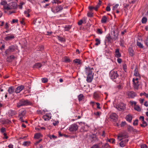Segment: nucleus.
<instances>
[{"label": "nucleus", "instance_id": "0eeeda50", "mask_svg": "<svg viewBox=\"0 0 148 148\" xmlns=\"http://www.w3.org/2000/svg\"><path fill=\"white\" fill-rule=\"evenodd\" d=\"M116 108L119 111H123L125 108V105L123 103H120L116 106Z\"/></svg>", "mask_w": 148, "mask_h": 148}, {"label": "nucleus", "instance_id": "13d9d810", "mask_svg": "<svg viewBox=\"0 0 148 148\" xmlns=\"http://www.w3.org/2000/svg\"><path fill=\"white\" fill-rule=\"evenodd\" d=\"M103 146L104 147V148L105 147L107 148L109 146V144L107 143H105V144L104 145H103V144H102V145H101V146Z\"/></svg>", "mask_w": 148, "mask_h": 148}, {"label": "nucleus", "instance_id": "cd10ccee", "mask_svg": "<svg viewBox=\"0 0 148 148\" xmlns=\"http://www.w3.org/2000/svg\"><path fill=\"white\" fill-rule=\"evenodd\" d=\"M106 38L108 42L111 43V40H112V39L111 38V36L110 34H108L106 36Z\"/></svg>", "mask_w": 148, "mask_h": 148}, {"label": "nucleus", "instance_id": "c9c22d12", "mask_svg": "<svg viewBox=\"0 0 148 148\" xmlns=\"http://www.w3.org/2000/svg\"><path fill=\"white\" fill-rule=\"evenodd\" d=\"M90 138H92L93 141H97V137L95 135H91L90 136Z\"/></svg>", "mask_w": 148, "mask_h": 148}, {"label": "nucleus", "instance_id": "6e6552de", "mask_svg": "<svg viewBox=\"0 0 148 148\" xmlns=\"http://www.w3.org/2000/svg\"><path fill=\"white\" fill-rule=\"evenodd\" d=\"M26 114V111L24 110H22L20 112H19L18 117L19 118V120L21 121L22 122H24L25 121L24 120H23V117Z\"/></svg>", "mask_w": 148, "mask_h": 148}, {"label": "nucleus", "instance_id": "4468645a", "mask_svg": "<svg viewBox=\"0 0 148 148\" xmlns=\"http://www.w3.org/2000/svg\"><path fill=\"white\" fill-rule=\"evenodd\" d=\"M8 94H12L13 95L15 91L14 87L13 86H11L9 88L8 90Z\"/></svg>", "mask_w": 148, "mask_h": 148}, {"label": "nucleus", "instance_id": "0e129e2a", "mask_svg": "<svg viewBox=\"0 0 148 148\" xmlns=\"http://www.w3.org/2000/svg\"><path fill=\"white\" fill-rule=\"evenodd\" d=\"M144 42L146 45L148 47V36Z\"/></svg>", "mask_w": 148, "mask_h": 148}, {"label": "nucleus", "instance_id": "393cba45", "mask_svg": "<svg viewBox=\"0 0 148 148\" xmlns=\"http://www.w3.org/2000/svg\"><path fill=\"white\" fill-rule=\"evenodd\" d=\"M107 18L106 16H104L102 17L101 19V22L102 23H104L106 22Z\"/></svg>", "mask_w": 148, "mask_h": 148}, {"label": "nucleus", "instance_id": "a18cd8bd", "mask_svg": "<svg viewBox=\"0 0 148 148\" xmlns=\"http://www.w3.org/2000/svg\"><path fill=\"white\" fill-rule=\"evenodd\" d=\"M25 3L23 2H21L20 3L19 5H18V7L19 8L21 9L23 8V5Z\"/></svg>", "mask_w": 148, "mask_h": 148}, {"label": "nucleus", "instance_id": "423d86ee", "mask_svg": "<svg viewBox=\"0 0 148 148\" xmlns=\"http://www.w3.org/2000/svg\"><path fill=\"white\" fill-rule=\"evenodd\" d=\"M110 78L113 80L117 78L119 75L116 71H112L110 73Z\"/></svg>", "mask_w": 148, "mask_h": 148}, {"label": "nucleus", "instance_id": "5fc2aeb1", "mask_svg": "<svg viewBox=\"0 0 148 148\" xmlns=\"http://www.w3.org/2000/svg\"><path fill=\"white\" fill-rule=\"evenodd\" d=\"M124 42L123 41V40L122 39H121L120 40V45L122 47H124Z\"/></svg>", "mask_w": 148, "mask_h": 148}, {"label": "nucleus", "instance_id": "ea45409f", "mask_svg": "<svg viewBox=\"0 0 148 148\" xmlns=\"http://www.w3.org/2000/svg\"><path fill=\"white\" fill-rule=\"evenodd\" d=\"M2 122H3V124L8 123L11 122L8 119L6 120L4 119L2 120Z\"/></svg>", "mask_w": 148, "mask_h": 148}, {"label": "nucleus", "instance_id": "de8ad7c7", "mask_svg": "<svg viewBox=\"0 0 148 148\" xmlns=\"http://www.w3.org/2000/svg\"><path fill=\"white\" fill-rule=\"evenodd\" d=\"M147 21V19L145 17H143L142 19V23H146Z\"/></svg>", "mask_w": 148, "mask_h": 148}, {"label": "nucleus", "instance_id": "6ab92c4d", "mask_svg": "<svg viewBox=\"0 0 148 148\" xmlns=\"http://www.w3.org/2000/svg\"><path fill=\"white\" fill-rule=\"evenodd\" d=\"M15 38L14 35V34H12L10 36H6L5 38V39L7 41H8L10 40H11L13 39H14Z\"/></svg>", "mask_w": 148, "mask_h": 148}, {"label": "nucleus", "instance_id": "2eb2a0df", "mask_svg": "<svg viewBox=\"0 0 148 148\" xmlns=\"http://www.w3.org/2000/svg\"><path fill=\"white\" fill-rule=\"evenodd\" d=\"M133 82V87L135 90H138L139 85V81H134V80H132Z\"/></svg>", "mask_w": 148, "mask_h": 148}, {"label": "nucleus", "instance_id": "c756f323", "mask_svg": "<svg viewBox=\"0 0 148 148\" xmlns=\"http://www.w3.org/2000/svg\"><path fill=\"white\" fill-rule=\"evenodd\" d=\"M7 4V2L5 1H3L1 2V4L3 5L4 7V8L6 10V8L7 6H6V5Z\"/></svg>", "mask_w": 148, "mask_h": 148}, {"label": "nucleus", "instance_id": "2f4dec72", "mask_svg": "<svg viewBox=\"0 0 148 148\" xmlns=\"http://www.w3.org/2000/svg\"><path fill=\"white\" fill-rule=\"evenodd\" d=\"M99 3L95 7V10L96 11L98 9L101 3V1L100 0H99Z\"/></svg>", "mask_w": 148, "mask_h": 148}, {"label": "nucleus", "instance_id": "c03bdc74", "mask_svg": "<svg viewBox=\"0 0 148 148\" xmlns=\"http://www.w3.org/2000/svg\"><path fill=\"white\" fill-rule=\"evenodd\" d=\"M30 143V142L29 141L24 142L23 144V145L25 146H27L29 145Z\"/></svg>", "mask_w": 148, "mask_h": 148}, {"label": "nucleus", "instance_id": "e2e57ef3", "mask_svg": "<svg viewBox=\"0 0 148 148\" xmlns=\"http://www.w3.org/2000/svg\"><path fill=\"white\" fill-rule=\"evenodd\" d=\"M5 131H6V129L4 127H2L1 129V132L2 133H3L5 132Z\"/></svg>", "mask_w": 148, "mask_h": 148}, {"label": "nucleus", "instance_id": "7ed1b4c3", "mask_svg": "<svg viewBox=\"0 0 148 148\" xmlns=\"http://www.w3.org/2000/svg\"><path fill=\"white\" fill-rule=\"evenodd\" d=\"M16 49V47L15 45H11L9 46L8 48L5 51V55L10 54L12 52L14 51Z\"/></svg>", "mask_w": 148, "mask_h": 148}, {"label": "nucleus", "instance_id": "3c124183", "mask_svg": "<svg viewBox=\"0 0 148 148\" xmlns=\"http://www.w3.org/2000/svg\"><path fill=\"white\" fill-rule=\"evenodd\" d=\"M103 31L101 29H98L97 30V33L98 34H102L103 33Z\"/></svg>", "mask_w": 148, "mask_h": 148}, {"label": "nucleus", "instance_id": "20e7f679", "mask_svg": "<svg viewBox=\"0 0 148 148\" xmlns=\"http://www.w3.org/2000/svg\"><path fill=\"white\" fill-rule=\"evenodd\" d=\"M31 104V102L27 100H25L24 99H22L19 100V101L17 103L16 106L17 107L19 108L22 106L30 105Z\"/></svg>", "mask_w": 148, "mask_h": 148}, {"label": "nucleus", "instance_id": "09e8293b", "mask_svg": "<svg viewBox=\"0 0 148 148\" xmlns=\"http://www.w3.org/2000/svg\"><path fill=\"white\" fill-rule=\"evenodd\" d=\"M41 134L40 133H37L34 136V137L35 138H39Z\"/></svg>", "mask_w": 148, "mask_h": 148}, {"label": "nucleus", "instance_id": "49530a36", "mask_svg": "<svg viewBox=\"0 0 148 148\" xmlns=\"http://www.w3.org/2000/svg\"><path fill=\"white\" fill-rule=\"evenodd\" d=\"M137 45L140 48H143V44L138 41L137 42Z\"/></svg>", "mask_w": 148, "mask_h": 148}, {"label": "nucleus", "instance_id": "bb28decb", "mask_svg": "<svg viewBox=\"0 0 148 148\" xmlns=\"http://www.w3.org/2000/svg\"><path fill=\"white\" fill-rule=\"evenodd\" d=\"M42 118L45 121H48L51 119V117L49 116L47 114H46L43 116Z\"/></svg>", "mask_w": 148, "mask_h": 148}, {"label": "nucleus", "instance_id": "dca6fc26", "mask_svg": "<svg viewBox=\"0 0 148 148\" xmlns=\"http://www.w3.org/2000/svg\"><path fill=\"white\" fill-rule=\"evenodd\" d=\"M102 144V143L100 142V143L93 145L91 148H104V147L103 146H101V145Z\"/></svg>", "mask_w": 148, "mask_h": 148}, {"label": "nucleus", "instance_id": "774afa93", "mask_svg": "<svg viewBox=\"0 0 148 148\" xmlns=\"http://www.w3.org/2000/svg\"><path fill=\"white\" fill-rule=\"evenodd\" d=\"M83 22L82 20H80L77 23L78 24L80 25H81Z\"/></svg>", "mask_w": 148, "mask_h": 148}, {"label": "nucleus", "instance_id": "bf43d9fd", "mask_svg": "<svg viewBox=\"0 0 148 148\" xmlns=\"http://www.w3.org/2000/svg\"><path fill=\"white\" fill-rule=\"evenodd\" d=\"M123 69L125 72H127V66L126 64H124L123 65Z\"/></svg>", "mask_w": 148, "mask_h": 148}, {"label": "nucleus", "instance_id": "9d476101", "mask_svg": "<svg viewBox=\"0 0 148 148\" xmlns=\"http://www.w3.org/2000/svg\"><path fill=\"white\" fill-rule=\"evenodd\" d=\"M78 128V126L76 124L74 123L71 125L70 127L69 130L71 132H75Z\"/></svg>", "mask_w": 148, "mask_h": 148}, {"label": "nucleus", "instance_id": "7c9ffc66", "mask_svg": "<svg viewBox=\"0 0 148 148\" xmlns=\"http://www.w3.org/2000/svg\"><path fill=\"white\" fill-rule=\"evenodd\" d=\"M134 109L135 110L138 112H140L141 111V109L138 105H136L134 106Z\"/></svg>", "mask_w": 148, "mask_h": 148}, {"label": "nucleus", "instance_id": "c85d7f7f", "mask_svg": "<svg viewBox=\"0 0 148 148\" xmlns=\"http://www.w3.org/2000/svg\"><path fill=\"white\" fill-rule=\"evenodd\" d=\"M42 66V64L40 63H36L33 66V67H36L37 68H40Z\"/></svg>", "mask_w": 148, "mask_h": 148}, {"label": "nucleus", "instance_id": "338daca9", "mask_svg": "<svg viewBox=\"0 0 148 148\" xmlns=\"http://www.w3.org/2000/svg\"><path fill=\"white\" fill-rule=\"evenodd\" d=\"M5 45L4 44H3L0 47V49L2 51L3 50V49H4L5 48Z\"/></svg>", "mask_w": 148, "mask_h": 148}, {"label": "nucleus", "instance_id": "79ce46f5", "mask_svg": "<svg viewBox=\"0 0 148 148\" xmlns=\"http://www.w3.org/2000/svg\"><path fill=\"white\" fill-rule=\"evenodd\" d=\"M125 144V142H124V141H121L119 144L120 146L121 147H124Z\"/></svg>", "mask_w": 148, "mask_h": 148}, {"label": "nucleus", "instance_id": "412c9836", "mask_svg": "<svg viewBox=\"0 0 148 148\" xmlns=\"http://www.w3.org/2000/svg\"><path fill=\"white\" fill-rule=\"evenodd\" d=\"M115 55L116 57L119 58L121 56V54L119 52V49H116L115 51Z\"/></svg>", "mask_w": 148, "mask_h": 148}, {"label": "nucleus", "instance_id": "8fccbe9b", "mask_svg": "<svg viewBox=\"0 0 148 148\" xmlns=\"http://www.w3.org/2000/svg\"><path fill=\"white\" fill-rule=\"evenodd\" d=\"M73 62L76 63H77L79 64H81L80 61L79 59H76L73 60Z\"/></svg>", "mask_w": 148, "mask_h": 148}, {"label": "nucleus", "instance_id": "5701e85b", "mask_svg": "<svg viewBox=\"0 0 148 148\" xmlns=\"http://www.w3.org/2000/svg\"><path fill=\"white\" fill-rule=\"evenodd\" d=\"M128 51L130 55L131 56H133L134 55V51L132 48L131 47H129L128 49Z\"/></svg>", "mask_w": 148, "mask_h": 148}, {"label": "nucleus", "instance_id": "473e14b6", "mask_svg": "<svg viewBox=\"0 0 148 148\" xmlns=\"http://www.w3.org/2000/svg\"><path fill=\"white\" fill-rule=\"evenodd\" d=\"M99 3L95 7V10L96 11L98 9L101 3V1L100 0H99Z\"/></svg>", "mask_w": 148, "mask_h": 148}, {"label": "nucleus", "instance_id": "1a4fd4ad", "mask_svg": "<svg viewBox=\"0 0 148 148\" xmlns=\"http://www.w3.org/2000/svg\"><path fill=\"white\" fill-rule=\"evenodd\" d=\"M128 137L127 133L125 132L119 134L118 136V138L119 140H121L123 139L127 138Z\"/></svg>", "mask_w": 148, "mask_h": 148}, {"label": "nucleus", "instance_id": "f704fd0d", "mask_svg": "<svg viewBox=\"0 0 148 148\" xmlns=\"http://www.w3.org/2000/svg\"><path fill=\"white\" fill-rule=\"evenodd\" d=\"M57 38L60 42H62L65 41V40L63 38L61 37L60 36H57Z\"/></svg>", "mask_w": 148, "mask_h": 148}, {"label": "nucleus", "instance_id": "ddd939ff", "mask_svg": "<svg viewBox=\"0 0 148 148\" xmlns=\"http://www.w3.org/2000/svg\"><path fill=\"white\" fill-rule=\"evenodd\" d=\"M63 9V6L61 5H58L56 7L55 9L53 10L54 13H57L62 10Z\"/></svg>", "mask_w": 148, "mask_h": 148}, {"label": "nucleus", "instance_id": "680f3d73", "mask_svg": "<svg viewBox=\"0 0 148 148\" xmlns=\"http://www.w3.org/2000/svg\"><path fill=\"white\" fill-rule=\"evenodd\" d=\"M42 140V139H40L38 141H37L34 143V145L37 146L38 143H39Z\"/></svg>", "mask_w": 148, "mask_h": 148}, {"label": "nucleus", "instance_id": "37998d69", "mask_svg": "<svg viewBox=\"0 0 148 148\" xmlns=\"http://www.w3.org/2000/svg\"><path fill=\"white\" fill-rule=\"evenodd\" d=\"M142 124H141L140 125L142 127H145L147 125V124L146 122H145L144 120L143 121H142Z\"/></svg>", "mask_w": 148, "mask_h": 148}, {"label": "nucleus", "instance_id": "f03ea898", "mask_svg": "<svg viewBox=\"0 0 148 148\" xmlns=\"http://www.w3.org/2000/svg\"><path fill=\"white\" fill-rule=\"evenodd\" d=\"M118 31L116 26H114L112 28L111 31V38L112 40H116L118 39Z\"/></svg>", "mask_w": 148, "mask_h": 148}, {"label": "nucleus", "instance_id": "4c0bfd02", "mask_svg": "<svg viewBox=\"0 0 148 148\" xmlns=\"http://www.w3.org/2000/svg\"><path fill=\"white\" fill-rule=\"evenodd\" d=\"M95 41L96 43H95L96 46H98L101 43L100 40L98 38H96L95 39Z\"/></svg>", "mask_w": 148, "mask_h": 148}, {"label": "nucleus", "instance_id": "4be33fe9", "mask_svg": "<svg viewBox=\"0 0 148 148\" xmlns=\"http://www.w3.org/2000/svg\"><path fill=\"white\" fill-rule=\"evenodd\" d=\"M132 116L130 114H128L127 115L126 119V120L130 122H131L132 119Z\"/></svg>", "mask_w": 148, "mask_h": 148}, {"label": "nucleus", "instance_id": "a19ab883", "mask_svg": "<svg viewBox=\"0 0 148 148\" xmlns=\"http://www.w3.org/2000/svg\"><path fill=\"white\" fill-rule=\"evenodd\" d=\"M93 95L94 98L96 99H97L99 97V94L95 92L94 93Z\"/></svg>", "mask_w": 148, "mask_h": 148}, {"label": "nucleus", "instance_id": "58836bf2", "mask_svg": "<svg viewBox=\"0 0 148 148\" xmlns=\"http://www.w3.org/2000/svg\"><path fill=\"white\" fill-rule=\"evenodd\" d=\"M71 28V26L70 25H66L64 27V30L65 31H69Z\"/></svg>", "mask_w": 148, "mask_h": 148}, {"label": "nucleus", "instance_id": "f257e3e1", "mask_svg": "<svg viewBox=\"0 0 148 148\" xmlns=\"http://www.w3.org/2000/svg\"><path fill=\"white\" fill-rule=\"evenodd\" d=\"M93 69V68H91L89 66L85 68V72L87 75L86 81L88 82H91L93 79L94 73L92 72Z\"/></svg>", "mask_w": 148, "mask_h": 148}, {"label": "nucleus", "instance_id": "b1692460", "mask_svg": "<svg viewBox=\"0 0 148 148\" xmlns=\"http://www.w3.org/2000/svg\"><path fill=\"white\" fill-rule=\"evenodd\" d=\"M127 130L128 132H135L136 131L135 129H134L133 127L130 125H129L127 127Z\"/></svg>", "mask_w": 148, "mask_h": 148}, {"label": "nucleus", "instance_id": "39448f33", "mask_svg": "<svg viewBox=\"0 0 148 148\" xmlns=\"http://www.w3.org/2000/svg\"><path fill=\"white\" fill-rule=\"evenodd\" d=\"M17 6V4L16 2H12L7 4L6 10H8L12 9H15L16 8Z\"/></svg>", "mask_w": 148, "mask_h": 148}, {"label": "nucleus", "instance_id": "69168bd1", "mask_svg": "<svg viewBox=\"0 0 148 148\" xmlns=\"http://www.w3.org/2000/svg\"><path fill=\"white\" fill-rule=\"evenodd\" d=\"M90 11H92V10L93 9H94L95 10V7H94L92 6H90L88 7Z\"/></svg>", "mask_w": 148, "mask_h": 148}, {"label": "nucleus", "instance_id": "603ef678", "mask_svg": "<svg viewBox=\"0 0 148 148\" xmlns=\"http://www.w3.org/2000/svg\"><path fill=\"white\" fill-rule=\"evenodd\" d=\"M48 79L47 78H42V82L44 83H45L47 82Z\"/></svg>", "mask_w": 148, "mask_h": 148}, {"label": "nucleus", "instance_id": "f3484780", "mask_svg": "<svg viewBox=\"0 0 148 148\" xmlns=\"http://www.w3.org/2000/svg\"><path fill=\"white\" fill-rule=\"evenodd\" d=\"M24 88V86L23 85L18 86L17 87L15 90L16 93H18L22 90Z\"/></svg>", "mask_w": 148, "mask_h": 148}, {"label": "nucleus", "instance_id": "6e6d98bb", "mask_svg": "<svg viewBox=\"0 0 148 148\" xmlns=\"http://www.w3.org/2000/svg\"><path fill=\"white\" fill-rule=\"evenodd\" d=\"M87 16L90 17H92L93 16V13L90 12H88L87 14Z\"/></svg>", "mask_w": 148, "mask_h": 148}, {"label": "nucleus", "instance_id": "e433bc0d", "mask_svg": "<svg viewBox=\"0 0 148 148\" xmlns=\"http://www.w3.org/2000/svg\"><path fill=\"white\" fill-rule=\"evenodd\" d=\"M134 75L136 76H139V77H140L139 76V74L138 72V69L137 68V67H136L135 68V69L134 70Z\"/></svg>", "mask_w": 148, "mask_h": 148}, {"label": "nucleus", "instance_id": "052dcab7", "mask_svg": "<svg viewBox=\"0 0 148 148\" xmlns=\"http://www.w3.org/2000/svg\"><path fill=\"white\" fill-rule=\"evenodd\" d=\"M130 102L132 106L133 104H134V106L136 105V102L135 101H130Z\"/></svg>", "mask_w": 148, "mask_h": 148}, {"label": "nucleus", "instance_id": "864d4df0", "mask_svg": "<svg viewBox=\"0 0 148 148\" xmlns=\"http://www.w3.org/2000/svg\"><path fill=\"white\" fill-rule=\"evenodd\" d=\"M138 119H136L135 121H134L133 124L134 125H138Z\"/></svg>", "mask_w": 148, "mask_h": 148}, {"label": "nucleus", "instance_id": "a211bd4d", "mask_svg": "<svg viewBox=\"0 0 148 148\" xmlns=\"http://www.w3.org/2000/svg\"><path fill=\"white\" fill-rule=\"evenodd\" d=\"M15 57L14 56L11 55L8 57L6 59V61L8 62H12V60L15 58Z\"/></svg>", "mask_w": 148, "mask_h": 148}, {"label": "nucleus", "instance_id": "f8f14e48", "mask_svg": "<svg viewBox=\"0 0 148 148\" xmlns=\"http://www.w3.org/2000/svg\"><path fill=\"white\" fill-rule=\"evenodd\" d=\"M127 94L129 98H134L136 96V93L132 91H128L127 92Z\"/></svg>", "mask_w": 148, "mask_h": 148}, {"label": "nucleus", "instance_id": "a878e982", "mask_svg": "<svg viewBox=\"0 0 148 148\" xmlns=\"http://www.w3.org/2000/svg\"><path fill=\"white\" fill-rule=\"evenodd\" d=\"M101 114V112L99 111L95 112L93 113V114L95 116L96 118L99 117Z\"/></svg>", "mask_w": 148, "mask_h": 148}, {"label": "nucleus", "instance_id": "72a5a7b5", "mask_svg": "<svg viewBox=\"0 0 148 148\" xmlns=\"http://www.w3.org/2000/svg\"><path fill=\"white\" fill-rule=\"evenodd\" d=\"M84 96L82 94H80L78 96V99L79 101L82 100L84 99Z\"/></svg>", "mask_w": 148, "mask_h": 148}, {"label": "nucleus", "instance_id": "aec40b11", "mask_svg": "<svg viewBox=\"0 0 148 148\" xmlns=\"http://www.w3.org/2000/svg\"><path fill=\"white\" fill-rule=\"evenodd\" d=\"M8 113L10 116H12L15 115L16 114V112L15 110H10L9 111Z\"/></svg>", "mask_w": 148, "mask_h": 148}, {"label": "nucleus", "instance_id": "4d7b16f0", "mask_svg": "<svg viewBox=\"0 0 148 148\" xmlns=\"http://www.w3.org/2000/svg\"><path fill=\"white\" fill-rule=\"evenodd\" d=\"M119 5L118 4H116L113 7V10H116L119 6Z\"/></svg>", "mask_w": 148, "mask_h": 148}, {"label": "nucleus", "instance_id": "9b49d317", "mask_svg": "<svg viewBox=\"0 0 148 148\" xmlns=\"http://www.w3.org/2000/svg\"><path fill=\"white\" fill-rule=\"evenodd\" d=\"M110 117L111 121L114 122H115L117 120L118 118V115L115 113L111 114Z\"/></svg>", "mask_w": 148, "mask_h": 148}]
</instances>
